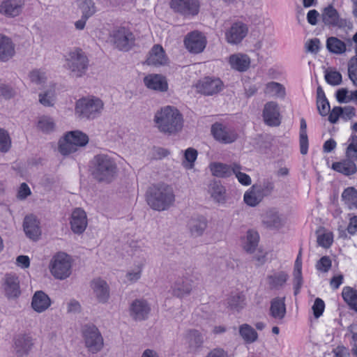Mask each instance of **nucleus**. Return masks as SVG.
I'll use <instances>...</instances> for the list:
<instances>
[{
	"instance_id": "1",
	"label": "nucleus",
	"mask_w": 357,
	"mask_h": 357,
	"mask_svg": "<svg viewBox=\"0 0 357 357\" xmlns=\"http://www.w3.org/2000/svg\"><path fill=\"white\" fill-rule=\"evenodd\" d=\"M155 127L167 135L180 132L183 126V119L180 112L174 107L166 106L157 111L154 115Z\"/></svg>"
},
{
	"instance_id": "2",
	"label": "nucleus",
	"mask_w": 357,
	"mask_h": 357,
	"mask_svg": "<svg viewBox=\"0 0 357 357\" xmlns=\"http://www.w3.org/2000/svg\"><path fill=\"white\" fill-rule=\"evenodd\" d=\"M90 172L99 183H109L116 177L118 167L115 160L105 153L97 154L91 161Z\"/></svg>"
},
{
	"instance_id": "3",
	"label": "nucleus",
	"mask_w": 357,
	"mask_h": 357,
	"mask_svg": "<svg viewBox=\"0 0 357 357\" xmlns=\"http://www.w3.org/2000/svg\"><path fill=\"white\" fill-rule=\"evenodd\" d=\"M146 201L152 209L158 211H166L175 201L173 188L165 183L153 185L147 192Z\"/></svg>"
},
{
	"instance_id": "4",
	"label": "nucleus",
	"mask_w": 357,
	"mask_h": 357,
	"mask_svg": "<svg viewBox=\"0 0 357 357\" xmlns=\"http://www.w3.org/2000/svg\"><path fill=\"white\" fill-rule=\"evenodd\" d=\"M104 108L105 103L100 98L88 96L75 102V114L80 119L93 120L102 114Z\"/></svg>"
},
{
	"instance_id": "5",
	"label": "nucleus",
	"mask_w": 357,
	"mask_h": 357,
	"mask_svg": "<svg viewBox=\"0 0 357 357\" xmlns=\"http://www.w3.org/2000/svg\"><path fill=\"white\" fill-rule=\"evenodd\" d=\"M66 68L73 77H83L88 69L89 60L79 48H74L65 55Z\"/></svg>"
},
{
	"instance_id": "6",
	"label": "nucleus",
	"mask_w": 357,
	"mask_h": 357,
	"mask_svg": "<svg viewBox=\"0 0 357 357\" xmlns=\"http://www.w3.org/2000/svg\"><path fill=\"white\" fill-rule=\"evenodd\" d=\"M72 264L70 255L65 252H58L50 261V273L57 280H65L71 275Z\"/></svg>"
},
{
	"instance_id": "7",
	"label": "nucleus",
	"mask_w": 357,
	"mask_h": 357,
	"mask_svg": "<svg viewBox=\"0 0 357 357\" xmlns=\"http://www.w3.org/2000/svg\"><path fill=\"white\" fill-rule=\"evenodd\" d=\"M82 337L87 351L95 354L102 350L104 345L103 338L98 329L93 324H86L82 329Z\"/></svg>"
},
{
	"instance_id": "8",
	"label": "nucleus",
	"mask_w": 357,
	"mask_h": 357,
	"mask_svg": "<svg viewBox=\"0 0 357 357\" xmlns=\"http://www.w3.org/2000/svg\"><path fill=\"white\" fill-rule=\"evenodd\" d=\"M169 6L183 16H195L199 13L200 3L199 0H171Z\"/></svg>"
},
{
	"instance_id": "9",
	"label": "nucleus",
	"mask_w": 357,
	"mask_h": 357,
	"mask_svg": "<svg viewBox=\"0 0 357 357\" xmlns=\"http://www.w3.org/2000/svg\"><path fill=\"white\" fill-rule=\"evenodd\" d=\"M111 38L115 47L123 51L130 50L135 40L133 34L123 27L114 30L111 34Z\"/></svg>"
},
{
	"instance_id": "10",
	"label": "nucleus",
	"mask_w": 357,
	"mask_h": 357,
	"mask_svg": "<svg viewBox=\"0 0 357 357\" xmlns=\"http://www.w3.org/2000/svg\"><path fill=\"white\" fill-rule=\"evenodd\" d=\"M33 340L29 334L21 333L13 339V349L17 357L27 356L33 347Z\"/></svg>"
},
{
	"instance_id": "11",
	"label": "nucleus",
	"mask_w": 357,
	"mask_h": 357,
	"mask_svg": "<svg viewBox=\"0 0 357 357\" xmlns=\"http://www.w3.org/2000/svg\"><path fill=\"white\" fill-rule=\"evenodd\" d=\"M249 31L248 26L241 21L235 22L225 33L227 42L231 45H238L246 37Z\"/></svg>"
},
{
	"instance_id": "12",
	"label": "nucleus",
	"mask_w": 357,
	"mask_h": 357,
	"mask_svg": "<svg viewBox=\"0 0 357 357\" xmlns=\"http://www.w3.org/2000/svg\"><path fill=\"white\" fill-rule=\"evenodd\" d=\"M211 133L216 141L225 144L234 142L238 137L234 129L221 123L213 124Z\"/></svg>"
},
{
	"instance_id": "13",
	"label": "nucleus",
	"mask_w": 357,
	"mask_h": 357,
	"mask_svg": "<svg viewBox=\"0 0 357 357\" xmlns=\"http://www.w3.org/2000/svg\"><path fill=\"white\" fill-rule=\"evenodd\" d=\"M90 288L92 294L98 303L105 304L110 296L109 287L107 282L100 278H96L90 282Z\"/></svg>"
},
{
	"instance_id": "14",
	"label": "nucleus",
	"mask_w": 357,
	"mask_h": 357,
	"mask_svg": "<svg viewBox=\"0 0 357 357\" xmlns=\"http://www.w3.org/2000/svg\"><path fill=\"white\" fill-rule=\"evenodd\" d=\"M261 223L267 229H279L284 227L285 219L278 208H271L261 215Z\"/></svg>"
},
{
	"instance_id": "15",
	"label": "nucleus",
	"mask_w": 357,
	"mask_h": 357,
	"mask_svg": "<svg viewBox=\"0 0 357 357\" xmlns=\"http://www.w3.org/2000/svg\"><path fill=\"white\" fill-rule=\"evenodd\" d=\"M150 312V304L144 299H135L132 301L129 306V315L136 321L148 319Z\"/></svg>"
},
{
	"instance_id": "16",
	"label": "nucleus",
	"mask_w": 357,
	"mask_h": 357,
	"mask_svg": "<svg viewBox=\"0 0 357 357\" xmlns=\"http://www.w3.org/2000/svg\"><path fill=\"white\" fill-rule=\"evenodd\" d=\"M70 225L72 231L75 234H82L88 225V219L86 212L81 208H75L71 213Z\"/></svg>"
},
{
	"instance_id": "17",
	"label": "nucleus",
	"mask_w": 357,
	"mask_h": 357,
	"mask_svg": "<svg viewBox=\"0 0 357 357\" xmlns=\"http://www.w3.org/2000/svg\"><path fill=\"white\" fill-rule=\"evenodd\" d=\"M264 123L269 126H278L280 124V113L278 104L275 101L266 102L262 111Z\"/></svg>"
},
{
	"instance_id": "18",
	"label": "nucleus",
	"mask_w": 357,
	"mask_h": 357,
	"mask_svg": "<svg viewBox=\"0 0 357 357\" xmlns=\"http://www.w3.org/2000/svg\"><path fill=\"white\" fill-rule=\"evenodd\" d=\"M223 86L222 82L218 78L205 77L196 84V88L199 93L211 96L219 93Z\"/></svg>"
},
{
	"instance_id": "19",
	"label": "nucleus",
	"mask_w": 357,
	"mask_h": 357,
	"mask_svg": "<svg viewBox=\"0 0 357 357\" xmlns=\"http://www.w3.org/2000/svg\"><path fill=\"white\" fill-rule=\"evenodd\" d=\"M189 52L199 54L204 51L206 45V38L198 31H193L187 35L184 40Z\"/></svg>"
},
{
	"instance_id": "20",
	"label": "nucleus",
	"mask_w": 357,
	"mask_h": 357,
	"mask_svg": "<svg viewBox=\"0 0 357 357\" xmlns=\"http://www.w3.org/2000/svg\"><path fill=\"white\" fill-rule=\"evenodd\" d=\"M227 61L232 70L239 73L248 71L251 65L250 57L248 54L241 52L231 54L228 57Z\"/></svg>"
},
{
	"instance_id": "21",
	"label": "nucleus",
	"mask_w": 357,
	"mask_h": 357,
	"mask_svg": "<svg viewBox=\"0 0 357 357\" xmlns=\"http://www.w3.org/2000/svg\"><path fill=\"white\" fill-rule=\"evenodd\" d=\"M207 192L211 199L218 204H225L227 202V190L218 181H211L207 187Z\"/></svg>"
},
{
	"instance_id": "22",
	"label": "nucleus",
	"mask_w": 357,
	"mask_h": 357,
	"mask_svg": "<svg viewBox=\"0 0 357 357\" xmlns=\"http://www.w3.org/2000/svg\"><path fill=\"white\" fill-rule=\"evenodd\" d=\"M23 228L26 236L33 241H38L41 236L40 222L33 215H29L24 218Z\"/></svg>"
},
{
	"instance_id": "23",
	"label": "nucleus",
	"mask_w": 357,
	"mask_h": 357,
	"mask_svg": "<svg viewBox=\"0 0 357 357\" xmlns=\"http://www.w3.org/2000/svg\"><path fill=\"white\" fill-rule=\"evenodd\" d=\"M3 288L5 295L9 299L17 298L20 294V281L18 278L12 274H6L3 278Z\"/></svg>"
},
{
	"instance_id": "24",
	"label": "nucleus",
	"mask_w": 357,
	"mask_h": 357,
	"mask_svg": "<svg viewBox=\"0 0 357 357\" xmlns=\"http://www.w3.org/2000/svg\"><path fill=\"white\" fill-rule=\"evenodd\" d=\"M24 6V0H3L0 5V13L9 17L18 16Z\"/></svg>"
},
{
	"instance_id": "25",
	"label": "nucleus",
	"mask_w": 357,
	"mask_h": 357,
	"mask_svg": "<svg viewBox=\"0 0 357 357\" xmlns=\"http://www.w3.org/2000/svg\"><path fill=\"white\" fill-rule=\"evenodd\" d=\"M144 85L151 90L165 92L168 90L166 78L159 74H149L144 78Z\"/></svg>"
},
{
	"instance_id": "26",
	"label": "nucleus",
	"mask_w": 357,
	"mask_h": 357,
	"mask_svg": "<svg viewBox=\"0 0 357 357\" xmlns=\"http://www.w3.org/2000/svg\"><path fill=\"white\" fill-rule=\"evenodd\" d=\"M146 62L149 66H153L166 65L168 59L162 47L160 45H155L149 52Z\"/></svg>"
},
{
	"instance_id": "27",
	"label": "nucleus",
	"mask_w": 357,
	"mask_h": 357,
	"mask_svg": "<svg viewBox=\"0 0 357 357\" xmlns=\"http://www.w3.org/2000/svg\"><path fill=\"white\" fill-rule=\"evenodd\" d=\"M51 304L50 298L44 291H37L34 293L31 300V307L35 312L42 313L46 311Z\"/></svg>"
},
{
	"instance_id": "28",
	"label": "nucleus",
	"mask_w": 357,
	"mask_h": 357,
	"mask_svg": "<svg viewBox=\"0 0 357 357\" xmlns=\"http://www.w3.org/2000/svg\"><path fill=\"white\" fill-rule=\"evenodd\" d=\"M187 226L191 236L194 237H199L203 235L204 231L207 228L208 222L205 217L197 215L192 217L189 220Z\"/></svg>"
},
{
	"instance_id": "29",
	"label": "nucleus",
	"mask_w": 357,
	"mask_h": 357,
	"mask_svg": "<svg viewBox=\"0 0 357 357\" xmlns=\"http://www.w3.org/2000/svg\"><path fill=\"white\" fill-rule=\"evenodd\" d=\"M323 22L328 26L342 27L345 24L344 20L341 19L336 9L330 6L324 8L321 14Z\"/></svg>"
},
{
	"instance_id": "30",
	"label": "nucleus",
	"mask_w": 357,
	"mask_h": 357,
	"mask_svg": "<svg viewBox=\"0 0 357 357\" xmlns=\"http://www.w3.org/2000/svg\"><path fill=\"white\" fill-rule=\"evenodd\" d=\"M15 54V44L12 40L0 34V61L6 62L11 59Z\"/></svg>"
},
{
	"instance_id": "31",
	"label": "nucleus",
	"mask_w": 357,
	"mask_h": 357,
	"mask_svg": "<svg viewBox=\"0 0 357 357\" xmlns=\"http://www.w3.org/2000/svg\"><path fill=\"white\" fill-rule=\"evenodd\" d=\"M192 289V280L188 278L176 280L172 287V294L178 298L190 295Z\"/></svg>"
},
{
	"instance_id": "32",
	"label": "nucleus",
	"mask_w": 357,
	"mask_h": 357,
	"mask_svg": "<svg viewBox=\"0 0 357 357\" xmlns=\"http://www.w3.org/2000/svg\"><path fill=\"white\" fill-rule=\"evenodd\" d=\"M209 169L213 176L228 178L233 174V163L227 165L219 162H213L209 165Z\"/></svg>"
},
{
	"instance_id": "33",
	"label": "nucleus",
	"mask_w": 357,
	"mask_h": 357,
	"mask_svg": "<svg viewBox=\"0 0 357 357\" xmlns=\"http://www.w3.org/2000/svg\"><path fill=\"white\" fill-rule=\"evenodd\" d=\"M332 168L335 171L345 176L354 174L357 172V167L355 161L348 158L340 162H333Z\"/></svg>"
},
{
	"instance_id": "34",
	"label": "nucleus",
	"mask_w": 357,
	"mask_h": 357,
	"mask_svg": "<svg viewBox=\"0 0 357 357\" xmlns=\"http://www.w3.org/2000/svg\"><path fill=\"white\" fill-rule=\"evenodd\" d=\"M270 314L275 319L282 320L284 319L286 314L284 298L276 297L271 300Z\"/></svg>"
},
{
	"instance_id": "35",
	"label": "nucleus",
	"mask_w": 357,
	"mask_h": 357,
	"mask_svg": "<svg viewBox=\"0 0 357 357\" xmlns=\"http://www.w3.org/2000/svg\"><path fill=\"white\" fill-rule=\"evenodd\" d=\"M259 241V235L258 232L253 229H249L246 232V235L243 241V250L248 253H254L257 250Z\"/></svg>"
},
{
	"instance_id": "36",
	"label": "nucleus",
	"mask_w": 357,
	"mask_h": 357,
	"mask_svg": "<svg viewBox=\"0 0 357 357\" xmlns=\"http://www.w3.org/2000/svg\"><path fill=\"white\" fill-rule=\"evenodd\" d=\"M264 199V197L260 194L257 188V184H254L248 189L243 195L244 202L250 207H255L258 206Z\"/></svg>"
},
{
	"instance_id": "37",
	"label": "nucleus",
	"mask_w": 357,
	"mask_h": 357,
	"mask_svg": "<svg viewBox=\"0 0 357 357\" xmlns=\"http://www.w3.org/2000/svg\"><path fill=\"white\" fill-rule=\"evenodd\" d=\"M226 303L231 310L239 312L245 306V297L242 293H232L227 298Z\"/></svg>"
},
{
	"instance_id": "38",
	"label": "nucleus",
	"mask_w": 357,
	"mask_h": 357,
	"mask_svg": "<svg viewBox=\"0 0 357 357\" xmlns=\"http://www.w3.org/2000/svg\"><path fill=\"white\" fill-rule=\"evenodd\" d=\"M302 252L300 250L297 258L294 264V294L297 295L299 293L300 289L302 286L303 278H302Z\"/></svg>"
},
{
	"instance_id": "39",
	"label": "nucleus",
	"mask_w": 357,
	"mask_h": 357,
	"mask_svg": "<svg viewBox=\"0 0 357 357\" xmlns=\"http://www.w3.org/2000/svg\"><path fill=\"white\" fill-rule=\"evenodd\" d=\"M238 333L246 344H252L258 340V333L250 325L243 324L238 327Z\"/></svg>"
},
{
	"instance_id": "40",
	"label": "nucleus",
	"mask_w": 357,
	"mask_h": 357,
	"mask_svg": "<svg viewBox=\"0 0 357 357\" xmlns=\"http://www.w3.org/2000/svg\"><path fill=\"white\" fill-rule=\"evenodd\" d=\"M266 95L276 98H284L286 95L284 86L276 82H268L264 89Z\"/></svg>"
},
{
	"instance_id": "41",
	"label": "nucleus",
	"mask_w": 357,
	"mask_h": 357,
	"mask_svg": "<svg viewBox=\"0 0 357 357\" xmlns=\"http://www.w3.org/2000/svg\"><path fill=\"white\" fill-rule=\"evenodd\" d=\"M66 134L77 149L86 146L89 143L88 135L80 130L69 131Z\"/></svg>"
},
{
	"instance_id": "42",
	"label": "nucleus",
	"mask_w": 357,
	"mask_h": 357,
	"mask_svg": "<svg viewBox=\"0 0 357 357\" xmlns=\"http://www.w3.org/2000/svg\"><path fill=\"white\" fill-rule=\"evenodd\" d=\"M185 340L188 347L192 350H197L203 344V337L197 331H190L185 335Z\"/></svg>"
},
{
	"instance_id": "43",
	"label": "nucleus",
	"mask_w": 357,
	"mask_h": 357,
	"mask_svg": "<svg viewBox=\"0 0 357 357\" xmlns=\"http://www.w3.org/2000/svg\"><path fill=\"white\" fill-rule=\"evenodd\" d=\"M76 4L85 20L89 19L96 12V7L93 0H76Z\"/></svg>"
},
{
	"instance_id": "44",
	"label": "nucleus",
	"mask_w": 357,
	"mask_h": 357,
	"mask_svg": "<svg viewBox=\"0 0 357 357\" xmlns=\"http://www.w3.org/2000/svg\"><path fill=\"white\" fill-rule=\"evenodd\" d=\"M326 47L329 52L335 54H342L347 50L346 43L336 37L327 39Z\"/></svg>"
},
{
	"instance_id": "45",
	"label": "nucleus",
	"mask_w": 357,
	"mask_h": 357,
	"mask_svg": "<svg viewBox=\"0 0 357 357\" xmlns=\"http://www.w3.org/2000/svg\"><path fill=\"white\" fill-rule=\"evenodd\" d=\"M77 150L66 134L59 140L58 151L62 155H68L76 152Z\"/></svg>"
},
{
	"instance_id": "46",
	"label": "nucleus",
	"mask_w": 357,
	"mask_h": 357,
	"mask_svg": "<svg viewBox=\"0 0 357 357\" xmlns=\"http://www.w3.org/2000/svg\"><path fill=\"white\" fill-rule=\"evenodd\" d=\"M342 296L350 307L357 312V290L346 287L342 290Z\"/></svg>"
},
{
	"instance_id": "47",
	"label": "nucleus",
	"mask_w": 357,
	"mask_h": 357,
	"mask_svg": "<svg viewBox=\"0 0 357 357\" xmlns=\"http://www.w3.org/2000/svg\"><path fill=\"white\" fill-rule=\"evenodd\" d=\"M145 264V260H141L137 264L128 271L126 278L131 283L137 282L142 277V271Z\"/></svg>"
},
{
	"instance_id": "48",
	"label": "nucleus",
	"mask_w": 357,
	"mask_h": 357,
	"mask_svg": "<svg viewBox=\"0 0 357 357\" xmlns=\"http://www.w3.org/2000/svg\"><path fill=\"white\" fill-rule=\"evenodd\" d=\"M288 279V275L280 272L267 277L268 284L271 289H279L282 287Z\"/></svg>"
},
{
	"instance_id": "49",
	"label": "nucleus",
	"mask_w": 357,
	"mask_h": 357,
	"mask_svg": "<svg viewBox=\"0 0 357 357\" xmlns=\"http://www.w3.org/2000/svg\"><path fill=\"white\" fill-rule=\"evenodd\" d=\"M342 198L350 209L357 208V190L354 187L346 188L342 194Z\"/></svg>"
},
{
	"instance_id": "50",
	"label": "nucleus",
	"mask_w": 357,
	"mask_h": 357,
	"mask_svg": "<svg viewBox=\"0 0 357 357\" xmlns=\"http://www.w3.org/2000/svg\"><path fill=\"white\" fill-rule=\"evenodd\" d=\"M37 128L44 133H49L54 130L55 123L51 117L43 116L39 118Z\"/></svg>"
},
{
	"instance_id": "51",
	"label": "nucleus",
	"mask_w": 357,
	"mask_h": 357,
	"mask_svg": "<svg viewBox=\"0 0 357 357\" xmlns=\"http://www.w3.org/2000/svg\"><path fill=\"white\" fill-rule=\"evenodd\" d=\"M307 125L304 119L301 121L300 149L302 155H306L308 151V139L307 135Z\"/></svg>"
},
{
	"instance_id": "52",
	"label": "nucleus",
	"mask_w": 357,
	"mask_h": 357,
	"mask_svg": "<svg viewBox=\"0 0 357 357\" xmlns=\"http://www.w3.org/2000/svg\"><path fill=\"white\" fill-rule=\"evenodd\" d=\"M242 167L238 163H233V174L236 176L238 181L243 185H250L252 183L249 175L241 172Z\"/></svg>"
},
{
	"instance_id": "53",
	"label": "nucleus",
	"mask_w": 357,
	"mask_h": 357,
	"mask_svg": "<svg viewBox=\"0 0 357 357\" xmlns=\"http://www.w3.org/2000/svg\"><path fill=\"white\" fill-rule=\"evenodd\" d=\"M197 158V151L195 149L188 148L184 153V160L182 162L183 166L188 169H192Z\"/></svg>"
},
{
	"instance_id": "54",
	"label": "nucleus",
	"mask_w": 357,
	"mask_h": 357,
	"mask_svg": "<svg viewBox=\"0 0 357 357\" xmlns=\"http://www.w3.org/2000/svg\"><path fill=\"white\" fill-rule=\"evenodd\" d=\"M12 141L8 132L0 128V152L7 153L11 148Z\"/></svg>"
},
{
	"instance_id": "55",
	"label": "nucleus",
	"mask_w": 357,
	"mask_h": 357,
	"mask_svg": "<svg viewBox=\"0 0 357 357\" xmlns=\"http://www.w3.org/2000/svg\"><path fill=\"white\" fill-rule=\"evenodd\" d=\"M39 102L45 107H52L55 102V93L52 90H47L40 93L38 96Z\"/></svg>"
},
{
	"instance_id": "56",
	"label": "nucleus",
	"mask_w": 357,
	"mask_h": 357,
	"mask_svg": "<svg viewBox=\"0 0 357 357\" xmlns=\"http://www.w3.org/2000/svg\"><path fill=\"white\" fill-rule=\"evenodd\" d=\"M347 68L349 79L357 86V56H354L349 60Z\"/></svg>"
},
{
	"instance_id": "57",
	"label": "nucleus",
	"mask_w": 357,
	"mask_h": 357,
	"mask_svg": "<svg viewBox=\"0 0 357 357\" xmlns=\"http://www.w3.org/2000/svg\"><path fill=\"white\" fill-rule=\"evenodd\" d=\"M349 142V144L346 149V157L356 161L357 160V136L352 135Z\"/></svg>"
},
{
	"instance_id": "58",
	"label": "nucleus",
	"mask_w": 357,
	"mask_h": 357,
	"mask_svg": "<svg viewBox=\"0 0 357 357\" xmlns=\"http://www.w3.org/2000/svg\"><path fill=\"white\" fill-rule=\"evenodd\" d=\"M257 188L262 197L270 196L275 189V184L273 181L271 180H264L261 184L257 185Z\"/></svg>"
},
{
	"instance_id": "59",
	"label": "nucleus",
	"mask_w": 357,
	"mask_h": 357,
	"mask_svg": "<svg viewBox=\"0 0 357 357\" xmlns=\"http://www.w3.org/2000/svg\"><path fill=\"white\" fill-rule=\"evenodd\" d=\"M29 79L32 83L40 85L45 82L47 77L44 72L39 70H33L29 73Z\"/></svg>"
},
{
	"instance_id": "60",
	"label": "nucleus",
	"mask_w": 357,
	"mask_h": 357,
	"mask_svg": "<svg viewBox=\"0 0 357 357\" xmlns=\"http://www.w3.org/2000/svg\"><path fill=\"white\" fill-rule=\"evenodd\" d=\"M333 236L331 232L319 234L317 236V243L319 245L328 248L333 243Z\"/></svg>"
},
{
	"instance_id": "61",
	"label": "nucleus",
	"mask_w": 357,
	"mask_h": 357,
	"mask_svg": "<svg viewBox=\"0 0 357 357\" xmlns=\"http://www.w3.org/2000/svg\"><path fill=\"white\" fill-rule=\"evenodd\" d=\"M326 82L331 85H339L342 82V75L337 71L327 72L325 75Z\"/></svg>"
},
{
	"instance_id": "62",
	"label": "nucleus",
	"mask_w": 357,
	"mask_h": 357,
	"mask_svg": "<svg viewBox=\"0 0 357 357\" xmlns=\"http://www.w3.org/2000/svg\"><path fill=\"white\" fill-rule=\"evenodd\" d=\"M317 105L320 115L325 116L330 112V105L326 98L317 100Z\"/></svg>"
},
{
	"instance_id": "63",
	"label": "nucleus",
	"mask_w": 357,
	"mask_h": 357,
	"mask_svg": "<svg viewBox=\"0 0 357 357\" xmlns=\"http://www.w3.org/2000/svg\"><path fill=\"white\" fill-rule=\"evenodd\" d=\"M324 307V302L321 298H316L312 307L315 318H319L323 314Z\"/></svg>"
},
{
	"instance_id": "64",
	"label": "nucleus",
	"mask_w": 357,
	"mask_h": 357,
	"mask_svg": "<svg viewBox=\"0 0 357 357\" xmlns=\"http://www.w3.org/2000/svg\"><path fill=\"white\" fill-rule=\"evenodd\" d=\"M331 266V261L328 257H323L317 264V268L323 272H327Z\"/></svg>"
}]
</instances>
